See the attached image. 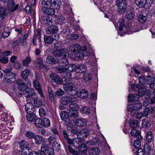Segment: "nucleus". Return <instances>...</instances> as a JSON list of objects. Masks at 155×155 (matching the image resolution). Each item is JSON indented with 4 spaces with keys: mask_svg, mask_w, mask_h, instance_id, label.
Wrapping results in <instances>:
<instances>
[{
    "mask_svg": "<svg viewBox=\"0 0 155 155\" xmlns=\"http://www.w3.org/2000/svg\"><path fill=\"white\" fill-rule=\"evenodd\" d=\"M78 107H70L69 108L68 114L65 112H62L60 114V117L61 119L65 121V124L66 126L68 125L69 124L71 123L73 121V118H76L78 117V112L77 110Z\"/></svg>",
    "mask_w": 155,
    "mask_h": 155,
    "instance_id": "f257e3e1",
    "label": "nucleus"
},
{
    "mask_svg": "<svg viewBox=\"0 0 155 155\" xmlns=\"http://www.w3.org/2000/svg\"><path fill=\"white\" fill-rule=\"evenodd\" d=\"M63 88L68 95L74 96L77 93L78 90L72 82L63 84Z\"/></svg>",
    "mask_w": 155,
    "mask_h": 155,
    "instance_id": "f03ea898",
    "label": "nucleus"
},
{
    "mask_svg": "<svg viewBox=\"0 0 155 155\" xmlns=\"http://www.w3.org/2000/svg\"><path fill=\"white\" fill-rule=\"evenodd\" d=\"M115 4L117 7V12L119 14H121L125 13L127 8L125 0H117Z\"/></svg>",
    "mask_w": 155,
    "mask_h": 155,
    "instance_id": "7ed1b4c3",
    "label": "nucleus"
},
{
    "mask_svg": "<svg viewBox=\"0 0 155 155\" xmlns=\"http://www.w3.org/2000/svg\"><path fill=\"white\" fill-rule=\"evenodd\" d=\"M90 131L89 130L86 128H84L80 130L78 134H77V137L80 139V141H84V138H87L89 135Z\"/></svg>",
    "mask_w": 155,
    "mask_h": 155,
    "instance_id": "20e7f679",
    "label": "nucleus"
},
{
    "mask_svg": "<svg viewBox=\"0 0 155 155\" xmlns=\"http://www.w3.org/2000/svg\"><path fill=\"white\" fill-rule=\"evenodd\" d=\"M52 19L51 17L43 16L41 17V21L44 25H52L54 24V22L52 20Z\"/></svg>",
    "mask_w": 155,
    "mask_h": 155,
    "instance_id": "39448f33",
    "label": "nucleus"
},
{
    "mask_svg": "<svg viewBox=\"0 0 155 155\" xmlns=\"http://www.w3.org/2000/svg\"><path fill=\"white\" fill-rule=\"evenodd\" d=\"M37 34L34 36L32 39V43L34 45L37 44H40L41 43V29L38 28L37 30Z\"/></svg>",
    "mask_w": 155,
    "mask_h": 155,
    "instance_id": "423d86ee",
    "label": "nucleus"
},
{
    "mask_svg": "<svg viewBox=\"0 0 155 155\" xmlns=\"http://www.w3.org/2000/svg\"><path fill=\"white\" fill-rule=\"evenodd\" d=\"M5 81L9 83H12L16 80V76L15 74L13 73H8L5 76Z\"/></svg>",
    "mask_w": 155,
    "mask_h": 155,
    "instance_id": "0eeeda50",
    "label": "nucleus"
},
{
    "mask_svg": "<svg viewBox=\"0 0 155 155\" xmlns=\"http://www.w3.org/2000/svg\"><path fill=\"white\" fill-rule=\"evenodd\" d=\"M75 118H73L71 124L74 123L75 125L78 127H82L85 125L86 120L84 119H75Z\"/></svg>",
    "mask_w": 155,
    "mask_h": 155,
    "instance_id": "6e6552de",
    "label": "nucleus"
},
{
    "mask_svg": "<svg viewBox=\"0 0 155 155\" xmlns=\"http://www.w3.org/2000/svg\"><path fill=\"white\" fill-rule=\"evenodd\" d=\"M56 38H53L51 36L45 35L44 37V41L46 44L49 45L52 43L54 39L58 40L59 37V35L58 34H56Z\"/></svg>",
    "mask_w": 155,
    "mask_h": 155,
    "instance_id": "1a4fd4ad",
    "label": "nucleus"
},
{
    "mask_svg": "<svg viewBox=\"0 0 155 155\" xmlns=\"http://www.w3.org/2000/svg\"><path fill=\"white\" fill-rule=\"evenodd\" d=\"M56 55L58 57H59L60 58H67V56L69 55L68 51L66 49L63 48L58 50L56 53Z\"/></svg>",
    "mask_w": 155,
    "mask_h": 155,
    "instance_id": "9d476101",
    "label": "nucleus"
},
{
    "mask_svg": "<svg viewBox=\"0 0 155 155\" xmlns=\"http://www.w3.org/2000/svg\"><path fill=\"white\" fill-rule=\"evenodd\" d=\"M41 149L46 152L47 155H53L54 154V150L53 149L49 147L47 144H43L41 146Z\"/></svg>",
    "mask_w": 155,
    "mask_h": 155,
    "instance_id": "9b49d317",
    "label": "nucleus"
},
{
    "mask_svg": "<svg viewBox=\"0 0 155 155\" xmlns=\"http://www.w3.org/2000/svg\"><path fill=\"white\" fill-rule=\"evenodd\" d=\"M19 6L18 4L15 5V2L13 0H8V10L13 12L16 10Z\"/></svg>",
    "mask_w": 155,
    "mask_h": 155,
    "instance_id": "f8f14e48",
    "label": "nucleus"
},
{
    "mask_svg": "<svg viewBox=\"0 0 155 155\" xmlns=\"http://www.w3.org/2000/svg\"><path fill=\"white\" fill-rule=\"evenodd\" d=\"M58 28L57 26L53 25L48 27L46 29V32L48 34H56L58 31Z\"/></svg>",
    "mask_w": 155,
    "mask_h": 155,
    "instance_id": "ddd939ff",
    "label": "nucleus"
},
{
    "mask_svg": "<svg viewBox=\"0 0 155 155\" xmlns=\"http://www.w3.org/2000/svg\"><path fill=\"white\" fill-rule=\"evenodd\" d=\"M18 89L21 91H24L26 89V84L23 82L20 79H18L16 81Z\"/></svg>",
    "mask_w": 155,
    "mask_h": 155,
    "instance_id": "4468645a",
    "label": "nucleus"
},
{
    "mask_svg": "<svg viewBox=\"0 0 155 155\" xmlns=\"http://www.w3.org/2000/svg\"><path fill=\"white\" fill-rule=\"evenodd\" d=\"M51 80L57 84H61V78L55 74L51 73L50 75Z\"/></svg>",
    "mask_w": 155,
    "mask_h": 155,
    "instance_id": "2eb2a0df",
    "label": "nucleus"
},
{
    "mask_svg": "<svg viewBox=\"0 0 155 155\" xmlns=\"http://www.w3.org/2000/svg\"><path fill=\"white\" fill-rule=\"evenodd\" d=\"M47 63L51 64H55L58 62V60L57 58L54 57L52 56H48L46 60Z\"/></svg>",
    "mask_w": 155,
    "mask_h": 155,
    "instance_id": "dca6fc26",
    "label": "nucleus"
},
{
    "mask_svg": "<svg viewBox=\"0 0 155 155\" xmlns=\"http://www.w3.org/2000/svg\"><path fill=\"white\" fill-rule=\"evenodd\" d=\"M130 134L132 136L135 137L136 139H138L140 140H142L143 139L140 132L136 129L132 130L130 132Z\"/></svg>",
    "mask_w": 155,
    "mask_h": 155,
    "instance_id": "f3484780",
    "label": "nucleus"
},
{
    "mask_svg": "<svg viewBox=\"0 0 155 155\" xmlns=\"http://www.w3.org/2000/svg\"><path fill=\"white\" fill-rule=\"evenodd\" d=\"M26 111L28 114L33 113L34 111V107L31 102H28L25 105Z\"/></svg>",
    "mask_w": 155,
    "mask_h": 155,
    "instance_id": "a211bd4d",
    "label": "nucleus"
},
{
    "mask_svg": "<svg viewBox=\"0 0 155 155\" xmlns=\"http://www.w3.org/2000/svg\"><path fill=\"white\" fill-rule=\"evenodd\" d=\"M80 140L78 138V139H74L72 144L74 147L78 148L79 151L80 149H83V147H82V145H83L82 142H84L81 141H80Z\"/></svg>",
    "mask_w": 155,
    "mask_h": 155,
    "instance_id": "6ab92c4d",
    "label": "nucleus"
},
{
    "mask_svg": "<svg viewBox=\"0 0 155 155\" xmlns=\"http://www.w3.org/2000/svg\"><path fill=\"white\" fill-rule=\"evenodd\" d=\"M60 58V59L58 60L59 66L60 67H65L69 65L68 60L67 58Z\"/></svg>",
    "mask_w": 155,
    "mask_h": 155,
    "instance_id": "aec40b11",
    "label": "nucleus"
},
{
    "mask_svg": "<svg viewBox=\"0 0 155 155\" xmlns=\"http://www.w3.org/2000/svg\"><path fill=\"white\" fill-rule=\"evenodd\" d=\"M61 4L60 0H51L50 6L54 9H58L60 8Z\"/></svg>",
    "mask_w": 155,
    "mask_h": 155,
    "instance_id": "412c9836",
    "label": "nucleus"
},
{
    "mask_svg": "<svg viewBox=\"0 0 155 155\" xmlns=\"http://www.w3.org/2000/svg\"><path fill=\"white\" fill-rule=\"evenodd\" d=\"M81 47L80 45L78 44H74L70 46L69 50L72 52H77L81 51Z\"/></svg>",
    "mask_w": 155,
    "mask_h": 155,
    "instance_id": "4be33fe9",
    "label": "nucleus"
},
{
    "mask_svg": "<svg viewBox=\"0 0 155 155\" xmlns=\"http://www.w3.org/2000/svg\"><path fill=\"white\" fill-rule=\"evenodd\" d=\"M147 18V15L145 12L143 11L140 13L138 18L139 21L142 23H143L146 21Z\"/></svg>",
    "mask_w": 155,
    "mask_h": 155,
    "instance_id": "5701e85b",
    "label": "nucleus"
},
{
    "mask_svg": "<svg viewBox=\"0 0 155 155\" xmlns=\"http://www.w3.org/2000/svg\"><path fill=\"white\" fill-rule=\"evenodd\" d=\"M76 94L80 98H84L88 96V93L87 91L85 89H82L79 92H77Z\"/></svg>",
    "mask_w": 155,
    "mask_h": 155,
    "instance_id": "b1692460",
    "label": "nucleus"
},
{
    "mask_svg": "<svg viewBox=\"0 0 155 155\" xmlns=\"http://www.w3.org/2000/svg\"><path fill=\"white\" fill-rule=\"evenodd\" d=\"M69 103L68 104L70 105V107H73L71 106H74L75 104H76L78 102V98L76 97H70L69 96ZM73 107H74V106Z\"/></svg>",
    "mask_w": 155,
    "mask_h": 155,
    "instance_id": "393cba45",
    "label": "nucleus"
},
{
    "mask_svg": "<svg viewBox=\"0 0 155 155\" xmlns=\"http://www.w3.org/2000/svg\"><path fill=\"white\" fill-rule=\"evenodd\" d=\"M139 97L138 95L136 94H134V95L129 94L128 97V100L130 103L135 102L139 100Z\"/></svg>",
    "mask_w": 155,
    "mask_h": 155,
    "instance_id": "a878e982",
    "label": "nucleus"
},
{
    "mask_svg": "<svg viewBox=\"0 0 155 155\" xmlns=\"http://www.w3.org/2000/svg\"><path fill=\"white\" fill-rule=\"evenodd\" d=\"M43 12L45 15L52 16L55 13V10L53 8H47L42 10Z\"/></svg>",
    "mask_w": 155,
    "mask_h": 155,
    "instance_id": "bb28decb",
    "label": "nucleus"
},
{
    "mask_svg": "<svg viewBox=\"0 0 155 155\" xmlns=\"http://www.w3.org/2000/svg\"><path fill=\"white\" fill-rule=\"evenodd\" d=\"M99 148L98 147H95L90 149L88 150L89 155H97L100 153Z\"/></svg>",
    "mask_w": 155,
    "mask_h": 155,
    "instance_id": "cd10ccee",
    "label": "nucleus"
},
{
    "mask_svg": "<svg viewBox=\"0 0 155 155\" xmlns=\"http://www.w3.org/2000/svg\"><path fill=\"white\" fill-rule=\"evenodd\" d=\"M147 2V0H135V1L136 5L140 8L145 7Z\"/></svg>",
    "mask_w": 155,
    "mask_h": 155,
    "instance_id": "c85d7f7f",
    "label": "nucleus"
},
{
    "mask_svg": "<svg viewBox=\"0 0 155 155\" xmlns=\"http://www.w3.org/2000/svg\"><path fill=\"white\" fill-rule=\"evenodd\" d=\"M28 31H25L23 34V38L20 39L21 43L24 47H25L27 45V43L26 41H25L26 40L28 36Z\"/></svg>",
    "mask_w": 155,
    "mask_h": 155,
    "instance_id": "c756f323",
    "label": "nucleus"
},
{
    "mask_svg": "<svg viewBox=\"0 0 155 155\" xmlns=\"http://www.w3.org/2000/svg\"><path fill=\"white\" fill-rule=\"evenodd\" d=\"M34 139L35 140V143L37 144H42L44 141V137L39 135H35Z\"/></svg>",
    "mask_w": 155,
    "mask_h": 155,
    "instance_id": "7c9ffc66",
    "label": "nucleus"
},
{
    "mask_svg": "<svg viewBox=\"0 0 155 155\" xmlns=\"http://www.w3.org/2000/svg\"><path fill=\"white\" fill-rule=\"evenodd\" d=\"M93 144V141H87L85 144L83 143L82 147H83V149H80V151H82L84 152L87 151V147L89 145Z\"/></svg>",
    "mask_w": 155,
    "mask_h": 155,
    "instance_id": "2f4dec72",
    "label": "nucleus"
},
{
    "mask_svg": "<svg viewBox=\"0 0 155 155\" xmlns=\"http://www.w3.org/2000/svg\"><path fill=\"white\" fill-rule=\"evenodd\" d=\"M51 0H42L41 4L42 5V10L48 8L50 5Z\"/></svg>",
    "mask_w": 155,
    "mask_h": 155,
    "instance_id": "473e14b6",
    "label": "nucleus"
},
{
    "mask_svg": "<svg viewBox=\"0 0 155 155\" xmlns=\"http://www.w3.org/2000/svg\"><path fill=\"white\" fill-rule=\"evenodd\" d=\"M71 74L70 72L66 73V75L62 78L61 82H68L70 81L71 79Z\"/></svg>",
    "mask_w": 155,
    "mask_h": 155,
    "instance_id": "72a5a7b5",
    "label": "nucleus"
},
{
    "mask_svg": "<svg viewBox=\"0 0 155 155\" xmlns=\"http://www.w3.org/2000/svg\"><path fill=\"white\" fill-rule=\"evenodd\" d=\"M26 117L28 121L30 122H33L36 117L35 115L33 113L28 114Z\"/></svg>",
    "mask_w": 155,
    "mask_h": 155,
    "instance_id": "f704fd0d",
    "label": "nucleus"
},
{
    "mask_svg": "<svg viewBox=\"0 0 155 155\" xmlns=\"http://www.w3.org/2000/svg\"><path fill=\"white\" fill-rule=\"evenodd\" d=\"M139 122L138 120H134L129 122L130 127L131 128H137L138 126Z\"/></svg>",
    "mask_w": 155,
    "mask_h": 155,
    "instance_id": "c9c22d12",
    "label": "nucleus"
},
{
    "mask_svg": "<svg viewBox=\"0 0 155 155\" xmlns=\"http://www.w3.org/2000/svg\"><path fill=\"white\" fill-rule=\"evenodd\" d=\"M42 100L36 97L34 100V104L35 106L37 107H41L42 105Z\"/></svg>",
    "mask_w": 155,
    "mask_h": 155,
    "instance_id": "e433bc0d",
    "label": "nucleus"
},
{
    "mask_svg": "<svg viewBox=\"0 0 155 155\" xmlns=\"http://www.w3.org/2000/svg\"><path fill=\"white\" fill-rule=\"evenodd\" d=\"M30 71L28 69H25L22 71L21 73V76L23 79H26L28 78Z\"/></svg>",
    "mask_w": 155,
    "mask_h": 155,
    "instance_id": "4c0bfd02",
    "label": "nucleus"
},
{
    "mask_svg": "<svg viewBox=\"0 0 155 155\" xmlns=\"http://www.w3.org/2000/svg\"><path fill=\"white\" fill-rule=\"evenodd\" d=\"M146 91L147 89L146 87L143 86L139 89L138 95L139 96L142 97L145 94Z\"/></svg>",
    "mask_w": 155,
    "mask_h": 155,
    "instance_id": "58836bf2",
    "label": "nucleus"
},
{
    "mask_svg": "<svg viewBox=\"0 0 155 155\" xmlns=\"http://www.w3.org/2000/svg\"><path fill=\"white\" fill-rule=\"evenodd\" d=\"M52 147L54 150L58 151L60 149L61 146L59 143L56 141H55L52 144Z\"/></svg>",
    "mask_w": 155,
    "mask_h": 155,
    "instance_id": "ea45409f",
    "label": "nucleus"
},
{
    "mask_svg": "<svg viewBox=\"0 0 155 155\" xmlns=\"http://www.w3.org/2000/svg\"><path fill=\"white\" fill-rule=\"evenodd\" d=\"M50 122L49 120L46 118H45L42 119V125L44 127H47L50 126Z\"/></svg>",
    "mask_w": 155,
    "mask_h": 155,
    "instance_id": "a19ab883",
    "label": "nucleus"
},
{
    "mask_svg": "<svg viewBox=\"0 0 155 155\" xmlns=\"http://www.w3.org/2000/svg\"><path fill=\"white\" fill-rule=\"evenodd\" d=\"M68 132L70 133L71 134L74 135L77 134V128L74 126L69 127L68 128Z\"/></svg>",
    "mask_w": 155,
    "mask_h": 155,
    "instance_id": "79ce46f5",
    "label": "nucleus"
},
{
    "mask_svg": "<svg viewBox=\"0 0 155 155\" xmlns=\"http://www.w3.org/2000/svg\"><path fill=\"white\" fill-rule=\"evenodd\" d=\"M69 96H64L62 97L60 100L62 104L64 105L68 104Z\"/></svg>",
    "mask_w": 155,
    "mask_h": 155,
    "instance_id": "37998d69",
    "label": "nucleus"
},
{
    "mask_svg": "<svg viewBox=\"0 0 155 155\" xmlns=\"http://www.w3.org/2000/svg\"><path fill=\"white\" fill-rule=\"evenodd\" d=\"M55 70L59 73H63L67 71V69L65 67H56L55 68Z\"/></svg>",
    "mask_w": 155,
    "mask_h": 155,
    "instance_id": "c03bdc74",
    "label": "nucleus"
},
{
    "mask_svg": "<svg viewBox=\"0 0 155 155\" xmlns=\"http://www.w3.org/2000/svg\"><path fill=\"white\" fill-rule=\"evenodd\" d=\"M35 91L34 89L32 88H29L25 92V94L26 96L32 97Z\"/></svg>",
    "mask_w": 155,
    "mask_h": 155,
    "instance_id": "a18cd8bd",
    "label": "nucleus"
},
{
    "mask_svg": "<svg viewBox=\"0 0 155 155\" xmlns=\"http://www.w3.org/2000/svg\"><path fill=\"white\" fill-rule=\"evenodd\" d=\"M25 135L27 137L31 139L34 138L35 135L34 133L28 130L25 131Z\"/></svg>",
    "mask_w": 155,
    "mask_h": 155,
    "instance_id": "49530a36",
    "label": "nucleus"
},
{
    "mask_svg": "<svg viewBox=\"0 0 155 155\" xmlns=\"http://www.w3.org/2000/svg\"><path fill=\"white\" fill-rule=\"evenodd\" d=\"M9 28H7L4 29V31L2 33V36L4 38H6L8 37L10 34Z\"/></svg>",
    "mask_w": 155,
    "mask_h": 155,
    "instance_id": "de8ad7c7",
    "label": "nucleus"
},
{
    "mask_svg": "<svg viewBox=\"0 0 155 155\" xmlns=\"http://www.w3.org/2000/svg\"><path fill=\"white\" fill-rule=\"evenodd\" d=\"M7 14L4 8L2 7H0V17L3 19Z\"/></svg>",
    "mask_w": 155,
    "mask_h": 155,
    "instance_id": "09e8293b",
    "label": "nucleus"
},
{
    "mask_svg": "<svg viewBox=\"0 0 155 155\" xmlns=\"http://www.w3.org/2000/svg\"><path fill=\"white\" fill-rule=\"evenodd\" d=\"M19 144L20 148L22 150H25L26 149H27L28 143L25 141H21L19 143Z\"/></svg>",
    "mask_w": 155,
    "mask_h": 155,
    "instance_id": "8fccbe9b",
    "label": "nucleus"
},
{
    "mask_svg": "<svg viewBox=\"0 0 155 155\" xmlns=\"http://www.w3.org/2000/svg\"><path fill=\"white\" fill-rule=\"evenodd\" d=\"M86 69V67L84 65H81L77 67V71L78 72H84Z\"/></svg>",
    "mask_w": 155,
    "mask_h": 155,
    "instance_id": "3c124183",
    "label": "nucleus"
},
{
    "mask_svg": "<svg viewBox=\"0 0 155 155\" xmlns=\"http://www.w3.org/2000/svg\"><path fill=\"white\" fill-rule=\"evenodd\" d=\"M34 121L35 125L36 127L40 128L42 125V119L41 118H37Z\"/></svg>",
    "mask_w": 155,
    "mask_h": 155,
    "instance_id": "603ef678",
    "label": "nucleus"
},
{
    "mask_svg": "<svg viewBox=\"0 0 155 155\" xmlns=\"http://www.w3.org/2000/svg\"><path fill=\"white\" fill-rule=\"evenodd\" d=\"M31 61V58L29 57H27L24 60L22 61V64L26 67L29 66V64L30 63Z\"/></svg>",
    "mask_w": 155,
    "mask_h": 155,
    "instance_id": "864d4df0",
    "label": "nucleus"
},
{
    "mask_svg": "<svg viewBox=\"0 0 155 155\" xmlns=\"http://www.w3.org/2000/svg\"><path fill=\"white\" fill-rule=\"evenodd\" d=\"M142 125L143 127L146 128L149 127L151 124L148 120L144 119L142 121Z\"/></svg>",
    "mask_w": 155,
    "mask_h": 155,
    "instance_id": "5fc2aeb1",
    "label": "nucleus"
},
{
    "mask_svg": "<svg viewBox=\"0 0 155 155\" xmlns=\"http://www.w3.org/2000/svg\"><path fill=\"white\" fill-rule=\"evenodd\" d=\"M75 58L76 60H81L83 59L84 57V54L82 52H79L75 54Z\"/></svg>",
    "mask_w": 155,
    "mask_h": 155,
    "instance_id": "6e6d98bb",
    "label": "nucleus"
},
{
    "mask_svg": "<svg viewBox=\"0 0 155 155\" xmlns=\"http://www.w3.org/2000/svg\"><path fill=\"white\" fill-rule=\"evenodd\" d=\"M81 112L84 114H89L91 113V110L87 107H83L81 109Z\"/></svg>",
    "mask_w": 155,
    "mask_h": 155,
    "instance_id": "4d7b16f0",
    "label": "nucleus"
},
{
    "mask_svg": "<svg viewBox=\"0 0 155 155\" xmlns=\"http://www.w3.org/2000/svg\"><path fill=\"white\" fill-rule=\"evenodd\" d=\"M92 75L91 74L89 73H85L83 76V80L85 81H88L91 79Z\"/></svg>",
    "mask_w": 155,
    "mask_h": 155,
    "instance_id": "13d9d810",
    "label": "nucleus"
},
{
    "mask_svg": "<svg viewBox=\"0 0 155 155\" xmlns=\"http://www.w3.org/2000/svg\"><path fill=\"white\" fill-rule=\"evenodd\" d=\"M140 140L136 139L134 142V146L136 149H138L141 147V142Z\"/></svg>",
    "mask_w": 155,
    "mask_h": 155,
    "instance_id": "bf43d9fd",
    "label": "nucleus"
},
{
    "mask_svg": "<svg viewBox=\"0 0 155 155\" xmlns=\"http://www.w3.org/2000/svg\"><path fill=\"white\" fill-rule=\"evenodd\" d=\"M119 29L120 31L122 30L124 27L125 24V20L124 18H121L119 20Z\"/></svg>",
    "mask_w": 155,
    "mask_h": 155,
    "instance_id": "052dcab7",
    "label": "nucleus"
},
{
    "mask_svg": "<svg viewBox=\"0 0 155 155\" xmlns=\"http://www.w3.org/2000/svg\"><path fill=\"white\" fill-rule=\"evenodd\" d=\"M134 13L131 11H128L126 15L127 19L129 20H132L134 17Z\"/></svg>",
    "mask_w": 155,
    "mask_h": 155,
    "instance_id": "680f3d73",
    "label": "nucleus"
},
{
    "mask_svg": "<svg viewBox=\"0 0 155 155\" xmlns=\"http://www.w3.org/2000/svg\"><path fill=\"white\" fill-rule=\"evenodd\" d=\"M33 84L36 90L41 88L40 83L37 81L35 80L33 82Z\"/></svg>",
    "mask_w": 155,
    "mask_h": 155,
    "instance_id": "e2e57ef3",
    "label": "nucleus"
},
{
    "mask_svg": "<svg viewBox=\"0 0 155 155\" xmlns=\"http://www.w3.org/2000/svg\"><path fill=\"white\" fill-rule=\"evenodd\" d=\"M141 104L140 101H138L137 103H135L134 105V110H138L140 109L141 107Z\"/></svg>",
    "mask_w": 155,
    "mask_h": 155,
    "instance_id": "0e129e2a",
    "label": "nucleus"
},
{
    "mask_svg": "<svg viewBox=\"0 0 155 155\" xmlns=\"http://www.w3.org/2000/svg\"><path fill=\"white\" fill-rule=\"evenodd\" d=\"M152 138L153 136L151 132L150 131H148L146 135V140L148 142H150L152 140Z\"/></svg>",
    "mask_w": 155,
    "mask_h": 155,
    "instance_id": "69168bd1",
    "label": "nucleus"
},
{
    "mask_svg": "<svg viewBox=\"0 0 155 155\" xmlns=\"http://www.w3.org/2000/svg\"><path fill=\"white\" fill-rule=\"evenodd\" d=\"M64 91L61 89H58L57 90L55 94L56 96H60L63 95L64 94Z\"/></svg>",
    "mask_w": 155,
    "mask_h": 155,
    "instance_id": "338daca9",
    "label": "nucleus"
},
{
    "mask_svg": "<svg viewBox=\"0 0 155 155\" xmlns=\"http://www.w3.org/2000/svg\"><path fill=\"white\" fill-rule=\"evenodd\" d=\"M67 70L70 71H72L75 69H77V67L74 64H69L68 68H67Z\"/></svg>",
    "mask_w": 155,
    "mask_h": 155,
    "instance_id": "774afa93",
    "label": "nucleus"
}]
</instances>
